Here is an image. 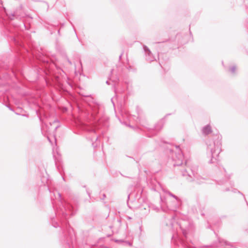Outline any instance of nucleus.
<instances>
[{
  "instance_id": "obj_1",
  "label": "nucleus",
  "mask_w": 248,
  "mask_h": 248,
  "mask_svg": "<svg viewBox=\"0 0 248 248\" xmlns=\"http://www.w3.org/2000/svg\"><path fill=\"white\" fill-rule=\"evenodd\" d=\"M203 132L205 134L208 135L212 132V129L209 125L205 126L203 128Z\"/></svg>"
},
{
  "instance_id": "obj_2",
  "label": "nucleus",
  "mask_w": 248,
  "mask_h": 248,
  "mask_svg": "<svg viewBox=\"0 0 248 248\" xmlns=\"http://www.w3.org/2000/svg\"><path fill=\"white\" fill-rule=\"evenodd\" d=\"M234 69H235V68H234V67H232V68H231V71H232V72H233V71H234Z\"/></svg>"
}]
</instances>
